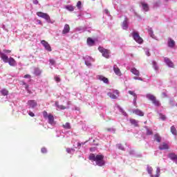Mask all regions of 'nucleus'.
I'll use <instances>...</instances> for the list:
<instances>
[{"instance_id": "obj_20", "label": "nucleus", "mask_w": 177, "mask_h": 177, "mask_svg": "<svg viewBox=\"0 0 177 177\" xmlns=\"http://www.w3.org/2000/svg\"><path fill=\"white\" fill-rule=\"evenodd\" d=\"M134 114H136V115H140V117H143L145 115V113L143 111L139 110V109H136L133 111Z\"/></svg>"}, {"instance_id": "obj_45", "label": "nucleus", "mask_w": 177, "mask_h": 177, "mask_svg": "<svg viewBox=\"0 0 177 177\" xmlns=\"http://www.w3.org/2000/svg\"><path fill=\"white\" fill-rule=\"evenodd\" d=\"M28 115L30 116V117H35V114H34V113H32V111H30L28 113Z\"/></svg>"}, {"instance_id": "obj_16", "label": "nucleus", "mask_w": 177, "mask_h": 177, "mask_svg": "<svg viewBox=\"0 0 177 177\" xmlns=\"http://www.w3.org/2000/svg\"><path fill=\"white\" fill-rule=\"evenodd\" d=\"M130 123L131 125H133V127H139V121L136 120L135 119L130 118L129 119Z\"/></svg>"}, {"instance_id": "obj_33", "label": "nucleus", "mask_w": 177, "mask_h": 177, "mask_svg": "<svg viewBox=\"0 0 177 177\" xmlns=\"http://www.w3.org/2000/svg\"><path fill=\"white\" fill-rule=\"evenodd\" d=\"M107 95L111 97V99H117V95L113 94L112 93H108Z\"/></svg>"}, {"instance_id": "obj_9", "label": "nucleus", "mask_w": 177, "mask_h": 177, "mask_svg": "<svg viewBox=\"0 0 177 177\" xmlns=\"http://www.w3.org/2000/svg\"><path fill=\"white\" fill-rule=\"evenodd\" d=\"M7 63H8L9 66H11L12 67H15V66H17V64L16 60L14 59V58L12 57L8 58V61Z\"/></svg>"}, {"instance_id": "obj_32", "label": "nucleus", "mask_w": 177, "mask_h": 177, "mask_svg": "<svg viewBox=\"0 0 177 177\" xmlns=\"http://www.w3.org/2000/svg\"><path fill=\"white\" fill-rule=\"evenodd\" d=\"M64 129H71V126L70 125L69 122H66L65 124L63 125Z\"/></svg>"}, {"instance_id": "obj_46", "label": "nucleus", "mask_w": 177, "mask_h": 177, "mask_svg": "<svg viewBox=\"0 0 177 177\" xmlns=\"http://www.w3.org/2000/svg\"><path fill=\"white\" fill-rule=\"evenodd\" d=\"M147 135H153V131H151L150 130H147Z\"/></svg>"}, {"instance_id": "obj_41", "label": "nucleus", "mask_w": 177, "mask_h": 177, "mask_svg": "<svg viewBox=\"0 0 177 177\" xmlns=\"http://www.w3.org/2000/svg\"><path fill=\"white\" fill-rule=\"evenodd\" d=\"M85 64L88 66V67L92 66V64L89 61H85Z\"/></svg>"}, {"instance_id": "obj_19", "label": "nucleus", "mask_w": 177, "mask_h": 177, "mask_svg": "<svg viewBox=\"0 0 177 177\" xmlns=\"http://www.w3.org/2000/svg\"><path fill=\"white\" fill-rule=\"evenodd\" d=\"M98 80H100V81H103L104 84H109V79L103 75H99Z\"/></svg>"}, {"instance_id": "obj_59", "label": "nucleus", "mask_w": 177, "mask_h": 177, "mask_svg": "<svg viewBox=\"0 0 177 177\" xmlns=\"http://www.w3.org/2000/svg\"><path fill=\"white\" fill-rule=\"evenodd\" d=\"M167 2H168V0H166Z\"/></svg>"}, {"instance_id": "obj_44", "label": "nucleus", "mask_w": 177, "mask_h": 177, "mask_svg": "<svg viewBox=\"0 0 177 177\" xmlns=\"http://www.w3.org/2000/svg\"><path fill=\"white\" fill-rule=\"evenodd\" d=\"M55 80L57 82H60V81H62V80L60 79V77H55Z\"/></svg>"}, {"instance_id": "obj_53", "label": "nucleus", "mask_w": 177, "mask_h": 177, "mask_svg": "<svg viewBox=\"0 0 177 177\" xmlns=\"http://www.w3.org/2000/svg\"><path fill=\"white\" fill-rule=\"evenodd\" d=\"M24 85H26V89H28V85H27L26 83H24Z\"/></svg>"}, {"instance_id": "obj_6", "label": "nucleus", "mask_w": 177, "mask_h": 177, "mask_svg": "<svg viewBox=\"0 0 177 177\" xmlns=\"http://www.w3.org/2000/svg\"><path fill=\"white\" fill-rule=\"evenodd\" d=\"M37 16H38V17H41V19H44L47 21H49V20H50V17H49V15H48L45 12H37Z\"/></svg>"}, {"instance_id": "obj_35", "label": "nucleus", "mask_w": 177, "mask_h": 177, "mask_svg": "<svg viewBox=\"0 0 177 177\" xmlns=\"http://www.w3.org/2000/svg\"><path fill=\"white\" fill-rule=\"evenodd\" d=\"M76 6L78 8V9H81V6H82V2H81V1H77Z\"/></svg>"}, {"instance_id": "obj_38", "label": "nucleus", "mask_w": 177, "mask_h": 177, "mask_svg": "<svg viewBox=\"0 0 177 177\" xmlns=\"http://www.w3.org/2000/svg\"><path fill=\"white\" fill-rule=\"evenodd\" d=\"M133 80H138V81H143V79H142V77H139V76H135L133 77Z\"/></svg>"}, {"instance_id": "obj_14", "label": "nucleus", "mask_w": 177, "mask_h": 177, "mask_svg": "<svg viewBox=\"0 0 177 177\" xmlns=\"http://www.w3.org/2000/svg\"><path fill=\"white\" fill-rule=\"evenodd\" d=\"M160 150H168L169 149V147L168 146V144L165 142H162L160 146H159Z\"/></svg>"}, {"instance_id": "obj_22", "label": "nucleus", "mask_w": 177, "mask_h": 177, "mask_svg": "<svg viewBox=\"0 0 177 177\" xmlns=\"http://www.w3.org/2000/svg\"><path fill=\"white\" fill-rule=\"evenodd\" d=\"M28 105L30 106V107H32V109H34V107H37V102L35 100H29L28 102Z\"/></svg>"}, {"instance_id": "obj_23", "label": "nucleus", "mask_w": 177, "mask_h": 177, "mask_svg": "<svg viewBox=\"0 0 177 177\" xmlns=\"http://www.w3.org/2000/svg\"><path fill=\"white\" fill-rule=\"evenodd\" d=\"M55 106L59 110H66V109H67V107H66V106L59 104V101L55 102Z\"/></svg>"}, {"instance_id": "obj_48", "label": "nucleus", "mask_w": 177, "mask_h": 177, "mask_svg": "<svg viewBox=\"0 0 177 177\" xmlns=\"http://www.w3.org/2000/svg\"><path fill=\"white\" fill-rule=\"evenodd\" d=\"M24 78H31V75H25Z\"/></svg>"}, {"instance_id": "obj_52", "label": "nucleus", "mask_w": 177, "mask_h": 177, "mask_svg": "<svg viewBox=\"0 0 177 177\" xmlns=\"http://www.w3.org/2000/svg\"><path fill=\"white\" fill-rule=\"evenodd\" d=\"M33 3H35V5H37L38 3V1L35 0V1H33Z\"/></svg>"}, {"instance_id": "obj_39", "label": "nucleus", "mask_w": 177, "mask_h": 177, "mask_svg": "<svg viewBox=\"0 0 177 177\" xmlns=\"http://www.w3.org/2000/svg\"><path fill=\"white\" fill-rule=\"evenodd\" d=\"M41 153H43V154H45L47 152L46 148L45 147L41 148Z\"/></svg>"}, {"instance_id": "obj_36", "label": "nucleus", "mask_w": 177, "mask_h": 177, "mask_svg": "<svg viewBox=\"0 0 177 177\" xmlns=\"http://www.w3.org/2000/svg\"><path fill=\"white\" fill-rule=\"evenodd\" d=\"M48 116H49V115L48 114V112L46 111H43V117L44 118H48Z\"/></svg>"}, {"instance_id": "obj_12", "label": "nucleus", "mask_w": 177, "mask_h": 177, "mask_svg": "<svg viewBox=\"0 0 177 177\" xmlns=\"http://www.w3.org/2000/svg\"><path fill=\"white\" fill-rule=\"evenodd\" d=\"M113 71L116 74V75H118V77H121V71L120 70V68L117 66V65L113 66Z\"/></svg>"}, {"instance_id": "obj_17", "label": "nucleus", "mask_w": 177, "mask_h": 177, "mask_svg": "<svg viewBox=\"0 0 177 177\" xmlns=\"http://www.w3.org/2000/svg\"><path fill=\"white\" fill-rule=\"evenodd\" d=\"M68 32H70V26L68 24H66L62 30V34H68Z\"/></svg>"}, {"instance_id": "obj_10", "label": "nucleus", "mask_w": 177, "mask_h": 177, "mask_svg": "<svg viewBox=\"0 0 177 177\" xmlns=\"http://www.w3.org/2000/svg\"><path fill=\"white\" fill-rule=\"evenodd\" d=\"M0 57L3 62L8 63L9 57H8V55H6V54L0 52Z\"/></svg>"}, {"instance_id": "obj_7", "label": "nucleus", "mask_w": 177, "mask_h": 177, "mask_svg": "<svg viewBox=\"0 0 177 177\" xmlns=\"http://www.w3.org/2000/svg\"><path fill=\"white\" fill-rule=\"evenodd\" d=\"M41 44H42L43 46H44L45 49L48 50V52H52V48L50 47V45L48 43V41L45 40H42L41 41Z\"/></svg>"}, {"instance_id": "obj_54", "label": "nucleus", "mask_w": 177, "mask_h": 177, "mask_svg": "<svg viewBox=\"0 0 177 177\" xmlns=\"http://www.w3.org/2000/svg\"><path fill=\"white\" fill-rule=\"evenodd\" d=\"M119 149H120V150H124V147H119Z\"/></svg>"}, {"instance_id": "obj_40", "label": "nucleus", "mask_w": 177, "mask_h": 177, "mask_svg": "<svg viewBox=\"0 0 177 177\" xmlns=\"http://www.w3.org/2000/svg\"><path fill=\"white\" fill-rule=\"evenodd\" d=\"M160 118L162 120V121H165V120H167L165 115H160Z\"/></svg>"}, {"instance_id": "obj_27", "label": "nucleus", "mask_w": 177, "mask_h": 177, "mask_svg": "<svg viewBox=\"0 0 177 177\" xmlns=\"http://www.w3.org/2000/svg\"><path fill=\"white\" fill-rule=\"evenodd\" d=\"M122 27L123 30H127V28H128V21H127V20H124L122 22Z\"/></svg>"}, {"instance_id": "obj_56", "label": "nucleus", "mask_w": 177, "mask_h": 177, "mask_svg": "<svg viewBox=\"0 0 177 177\" xmlns=\"http://www.w3.org/2000/svg\"><path fill=\"white\" fill-rule=\"evenodd\" d=\"M106 13H109V11H108V10H106Z\"/></svg>"}, {"instance_id": "obj_26", "label": "nucleus", "mask_w": 177, "mask_h": 177, "mask_svg": "<svg viewBox=\"0 0 177 177\" xmlns=\"http://www.w3.org/2000/svg\"><path fill=\"white\" fill-rule=\"evenodd\" d=\"M87 44L88 45H89L90 46H92V45H93V44H95V41L93 39H92V38L88 37L87 39Z\"/></svg>"}, {"instance_id": "obj_43", "label": "nucleus", "mask_w": 177, "mask_h": 177, "mask_svg": "<svg viewBox=\"0 0 177 177\" xmlns=\"http://www.w3.org/2000/svg\"><path fill=\"white\" fill-rule=\"evenodd\" d=\"M107 132H111V131H115L114 129H111V128H106L105 129Z\"/></svg>"}, {"instance_id": "obj_5", "label": "nucleus", "mask_w": 177, "mask_h": 177, "mask_svg": "<svg viewBox=\"0 0 177 177\" xmlns=\"http://www.w3.org/2000/svg\"><path fill=\"white\" fill-rule=\"evenodd\" d=\"M132 37L136 42H138V44H143V39L140 37L139 33H138L137 32H133L132 33Z\"/></svg>"}, {"instance_id": "obj_15", "label": "nucleus", "mask_w": 177, "mask_h": 177, "mask_svg": "<svg viewBox=\"0 0 177 177\" xmlns=\"http://www.w3.org/2000/svg\"><path fill=\"white\" fill-rule=\"evenodd\" d=\"M131 73L136 75V77H139V75H140V72L138 69H136V68H131Z\"/></svg>"}, {"instance_id": "obj_3", "label": "nucleus", "mask_w": 177, "mask_h": 177, "mask_svg": "<svg viewBox=\"0 0 177 177\" xmlns=\"http://www.w3.org/2000/svg\"><path fill=\"white\" fill-rule=\"evenodd\" d=\"M147 171L148 174L151 176V177H160V167L156 168V174L155 175L153 174V167L148 166L147 167Z\"/></svg>"}, {"instance_id": "obj_8", "label": "nucleus", "mask_w": 177, "mask_h": 177, "mask_svg": "<svg viewBox=\"0 0 177 177\" xmlns=\"http://www.w3.org/2000/svg\"><path fill=\"white\" fill-rule=\"evenodd\" d=\"M164 60H165V63H166V64H167V66H168V67H171V68H174L175 67L174 62H172V61H171V59H169V58L165 57Z\"/></svg>"}, {"instance_id": "obj_49", "label": "nucleus", "mask_w": 177, "mask_h": 177, "mask_svg": "<svg viewBox=\"0 0 177 177\" xmlns=\"http://www.w3.org/2000/svg\"><path fill=\"white\" fill-rule=\"evenodd\" d=\"M4 52H5V53H11L12 50H5Z\"/></svg>"}, {"instance_id": "obj_47", "label": "nucleus", "mask_w": 177, "mask_h": 177, "mask_svg": "<svg viewBox=\"0 0 177 177\" xmlns=\"http://www.w3.org/2000/svg\"><path fill=\"white\" fill-rule=\"evenodd\" d=\"M145 53H146L147 56H150V55H151L150 51H149V50H146Z\"/></svg>"}, {"instance_id": "obj_57", "label": "nucleus", "mask_w": 177, "mask_h": 177, "mask_svg": "<svg viewBox=\"0 0 177 177\" xmlns=\"http://www.w3.org/2000/svg\"><path fill=\"white\" fill-rule=\"evenodd\" d=\"M66 150H67L68 153H69V151H68V149H66Z\"/></svg>"}, {"instance_id": "obj_28", "label": "nucleus", "mask_w": 177, "mask_h": 177, "mask_svg": "<svg viewBox=\"0 0 177 177\" xmlns=\"http://www.w3.org/2000/svg\"><path fill=\"white\" fill-rule=\"evenodd\" d=\"M66 9H67V10H69V12H74V6L71 5L66 6Z\"/></svg>"}, {"instance_id": "obj_58", "label": "nucleus", "mask_w": 177, "mask_h": 177, "mask_svg": "<svg viewBox=\"0 0 177 177\" xmlns=\"http://www.w3.org/2000/svg\"><path fill=\"white\" fill-rule=\"evenodd\" d=\"M88 59H92V58H91L90 57H88Z\"/></svg>"}, {"instance_id": "obj_51", "label": "nucleus", "mask_w": 177, "mask_h": 177, "mask_svg": "<svg viewBox=\"0 0 177 177\" xmlns=\"http://www.w3.org/2000/svg\"><path fill=\"white\" fill-rule=\"evenodd\" d=\"M37 21L38 24L42 25V21L41 20L37 19Z\"/></svg>"}, {"instance_id": "obj_37", "label": "nucleus", "mask_w": 177, "mask_h": 177, "mask_svg": "<svg viewBox=\"0 0 177 177\" xmlns=\"http://www.w3.org/2000/svg\"><path fill=\"white\" fill-rule=\"evenodd\" d=\"M49 62H50L51 66H55V64H56V61H55V59H49Z\"/></svg>"}, {"instance_id": "obj_13", "label": "nucleus", "mask_w": 177, "mask_h": 177, "mask_svg": "<svg viewBox=\"0 0 177 177\" xmlns=\"http://www.w3.org/2000/svg\"><path fill=\"white\" fill-rule=\"evenodd\" d=\"M129 95H131V96H133V103L134 104H136V100L138 99V95H136V93L135 91H129Z\"/></svg>"}, {"instance_id": "obj_31", "label": "nucleus", "mask_w": 177, "mask_h": 177, "mask_svg": "<svg viewBox=\"0 0 177 177\" xmlns=\"http://www.w3.org/2000/svg\"><path fill=\"white\" fill-rule=\"evenodd\" d=\"M155 140H156V142H158V143H160V142H161V137L160 136L159 134H155Z\"/></svg>"}, {"instance_id": "obj_24", "label": "nucleus", "mask_w": 177, "mask_h": 177, "mask_svg": "<svg viewBox=\"0 0 177 177\" xmlns=\"http://www.w3.org/2000/svg\"><path fill=\"white\" fill-rule=\"evenodd\" d=\"M170 131L172 135H174L175 136H176L177 131H176V128H175V126H171L170 128Z\"/></svg>"}, {"instance_id": "obj_1", "label": "nucleus", "mask_w": 177, "mask_h": 177, "mask_svg": "<svg viewBox=\"0 0 177 177\" xmlns=\"http://www.w3.org/2000/svg\"><path fill=\"white\" fill-rule=\"evenodd\" d=\"M89 160L91 161H95L96 162V165L98 167H103L104 165V156L103 155H97L95 156L93 153L90 154L88 157Z\"/></svg>"}, {"instance_id": "obj_4", "label": "nucleus", "mask_w": 177, "mask_h": 177, "mask_svg": "<svg viewBox=\"0 0 177 177\" xmlns=\"http://www.w3.org/2000/svg\"><path fill=\"white\" fill-rule=\"evenodd\" d=\"M99 52L102 53V56L105 57L106 59H109L110 57V50L106 49L103 47H99L98 48Z\"/></svg>"}, {"instance_id": "obj_18", "label": "nucleus", "mask_w": 177, "mask_h": 177, "mask_svg": "<svg viewBox=\"0 0 177 177\" xmlns=\"http://www.w3.org/2000/svg\"><path fill=\"white\" fill-rule=\"evenodd\" d=\"M167 45H168L169 48H174L175 41H174V39H169V40L167 41Z\"/></svg>"}, {"instance_id": "obj_34", "label": "nucleus", "mask_w": 177, "mask_h": 177, "mask_svg": "<svg viewBox=\"0 0 177 177\" xmlns=\"http://www.w3.org/2000/svg\"><path fill=\"white\" fill-rule=\"evenodd\" d=\"M1 95H3V96H8L9 91L6 89H3L1 91Z\"/></svg>"}, {"instance_id": "obj_50", "label": "nucleus", "mask_w": 177, "mask_h": 177, "mask_svg": "<svg viewBox=\"0 0 177 177\" xmlns=\"http://www.w3.org/2000/svg\"><path fill=\"white\" fill-rule=\"evenodd\" d=\"M162 97H167V93H162Z\"/></svg>"}, {"instance_id": "obj_30", "label": "nucleus", "mask_w": 177, "mask_h": 177, "mask_svg": "<svg viewBox=\"0 0 177 177\" xmlns=\"http://www.w3.org/2000/svg\"><path fill=\"white\" fill-rule=\"evenodd\" d=\"M41 70H39V68H36L35 69V71H34V74L35 75H41Z\"/></svg>"}, {"instance_id": "obj_21", "label": "nucleus", "mask_w": 177, "mask_h": 177, "mask_svg": "<svg viewBox=\"0 0 177 177\" xmlns=\"http://www.w3.org/2000/svg\"><path fill=\"white\" fill-rule=\"evenodd\" d=\"M140 4L142 5V9L145 12H149V4L145 2H141Z\"/></svg>"}, {"instance_id": "obj_2", "label": "nucleus", "mask_w": 177, "mask_h": 177, "mask_svg": "<svg viewBox=\"0 0 177 177\" xmlns=\"http://www.w3.org/2000/svg\"><path fill=\"white\" fill-rule=\"evenodd\" d=\"M147 99H149V100H151V102H152L153 104H154L157 107H160V106H161V103H160V101L158 100V99H157V97H156V96H154L153 95L148 94L147 95Z\"/></svg>"}, {"instance_id": "obj_55", "label": "nucleus", "mask_w": 177, "mask_h": 177, "mask_svg": "<svg viewBox=\"0 0 177 177\" xmlns=\"http://www.w3.org/2000/svg\"><path fill=\"white\" fill-rule=\"evenodd\" d=\"M149 33L151 34V37H152L151 34H153V31H150Z\"/></svg>"}, {"instance_id": "obj_11", "label": "nucleus", "mask_w": 177, "mask_h": 177, "mask_svg": "<svg viewBox=\"0 0 177 177\" xmlns=\"http://www.w3.org/2000/svg\"><path fill=\"white\" fill-rule=\"evenodd\" d=\"M48 124H50V125H53L55 124V117H53V115H52L51 113H49L48 116Z\"/></svg>"}, {"instance_id": "obj_25", "label": "nucleus", "mask_w": 177, "mask_h": 177, "mask_svg": "<svg viewBox=\"0 0 177 177\" xmlns=\"http://www.w3.org/2000/svg\"><path fill=\"white\" fill-rule=\"evenodd\" d=\"M168 157L169 158H170V160H172L174 161V160H175L177 158V156L174 153H169Z\"/></svg>"}, {"instance_id": "obj_42", "label": "nucleus", "mask_w": 177, "mask_h": 177, "mask_svg": "<svg viewBox=\"0 0 177 177\" xmlns=\"http://www.w3.org/2000/svg\"><path fill=\"white\" fill-rule=\"evenodd\" d=\"M113 93H115V95H117V96L120 95V91L118 90H115L113 91Z\"/></svg>"}, {"instance_id": "obj_29", "label": "nucleus", "mask_w": 177, "mask_h": 177, "mask_svg": "<svg viewBox=\"0 0 177 177\" xmlns=\"http://www.w3.org/2000/svg\"><path fill=\"white\" fill-rule=\"evenodd\" d=\"M152 66L154 68V70H156V71L158 70V65H157V62L156 61H153L152 62Z\"/></svg>"}]
</instances>
